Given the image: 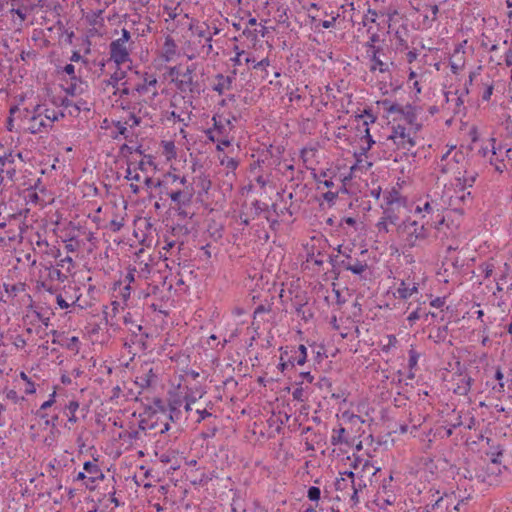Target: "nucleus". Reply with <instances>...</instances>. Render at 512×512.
I'll use <instances>...</instances> for the list:
<instances>
[{"mask_svg":"<svg viewBox=\"0 0 512 512\" xmlns=\"http://www.w3.org/2000/svg\"><path fill=\"white\" fill-rule=\"evenodd\" d=\"M79 408V402L78 401H70L69 404L66 406V409L69 411L70 415L68 418L69 422L75 423L77 421V418L75 416V412Z\"/></svg>","mask_w":512,"mask_h":512,"instance_id":"393cba45","label":"nucleus"},{"mask_svg":"<svg viewBox=\"0 0 512 512\" xmlns=\"http://www.w3.org/2000/svg\"><path fill=\"white\" fill-rule=\"evenodd\" d=\"M378 106H382L383 109L387 112V116L391 114H395L396 111H401V105L398 103H393L389 99H383L377 102Z\"/></svg>","mask_w":512,"mask_h":512,"instance_id":"a211bd4d","label":"nucleus"},{"mask_svg":"<svg viewBox=\"0 0 512 512\" xmlns=\"http://www.w3.org/2000/svg\"><path fill=\"white\" fill-rule=\"evenodd\" d=\"M212 120L214 122L213 129L217 130L218 133L222 134L224 131V125L220 121H217L216 116H213Z\"/></svg>","mask_w":512,"mask_h":512,"instance_id":"bf43d9fd","label":"nucleus"},{"mask_svg":"<svg viewBox=\"0 0 512 512\" xmlns=\"http://www.w3.org/2000/svg\"><path fill=\"white\" fill-rule=\"evenodd\" d=\"M422 316V313H421V308L420 307H417L414 311H412L410 313V315L408 316L407 320L412 324L414 323L416 320L420 319Z\"/></svg>","mask_w":512,"mask_h":512,"instance_id":"a19ab883","label":"nucleus"},{"mask_svg":"<svg viewBox=\"0 0 512 512\" xmlns=\"http://www.w3.org/2000/svg\"><path fill=\"white\" fill-rule=\"evenodd\" d=\"M406 136V128L398 124L392 127V134L388 137V139H392L394 143L397 144L398 142L396 141V138L405 139Z\"/></svg>","mask_w":512,"mask_h":512,"instance_id":"412c9836","label":"nucleus"},{"mask_svg":"<svg viewBox=\"0 0 512 512\" xmlns=\"http://www.w3.org/2000/svg\"><path fill=\"white\" fill-rule=\"evenodd\" d=\"M55 396H56V392H53L51 395H50V398L49 400L45 401L42 405H41V410H46L48 408H50L54 402H55Z\"/></svg>","mask_w":512,"mask_h":512,"instance_id":"3c124183","label":"nucleus"},{"mask_svg":"<svg viewBox=\"0 0 512 512\" xmlns=\"http://www.w3.org/2000/svg\"><path fill=\"white\" fill-rule=\"evenodd\" d=\"M337 197H338V193L337 192L328 191V192L323 194V199L325 201H327L330 206H332L334 204V202L337 199Z\"/></svg>","mask_w":512,"mask_h":512,"instance_id":"58836bf2","label":"nucleus"},{"mask_svg":"<svg viewBox=\"0 0 512 512\" xmlns=\"http://www.w3.org/2000/svg\"><path fill=\"white\" fill-rule=\"evenodd\" d=\"M346 433V429L344 427H340L338 430H334V435L331 438L332 445H339L344 443V434Z\"/></svg>","mask_w":512,"mask_h":512,"instance_id":"b1692460","label":"nucleus"},{"mask_svg":"<svg viewBox=\"0 0 512 512\" xmlns=\"http://www.w3.org/2000/svg\"><path fill=\"white\" fill-rule=\"evenodd\" d=\"M158 413V410L155 409L152 405H146L144 408V415H146L149 419L153 418Z\"/></svg>","mask_w":512,"mask_h":512,"instance_id":"09e8293b","label":"nucleus"},{"mask_svg":"<svg viewBox=\"0 0 512 512\" xmlns=\"http://www.w3.org/2000/svg\"><path fill=\"white\" fill-rule=\"evenodd\" d=\"M427 223L419 224L415 220L407 219L402 223L398 224L396 231L399 236H405L406 245L409 248L419 246L420 242L425 241L429 236Z\"/></svg>","mask_w":512,"mask_h":512,"instance_id":"f257e3e1","label":"nucleus"},{"mask_svg":"<svg viewBox=\"0 0 512 512\" xmlns=\"http://www.w3.org/2000/svg\"><path fill=\"white\" fill-rule=\"evenodd\" d=\"M216 79L218 80V83L213 86V90L221 95L223 94L225 89H231L234 77L224 76L223 74H217Z\"/></svg>","mask_w":512,"mask_h":512,"instance_id":"1a4fd4ad","label":"nucleus"},{"mask_svg":"<svg viewBox=\"0 0 512 512\" xmlns=\"http://www.w3.org/2000/svg\"><path fill=\"white\" fill-rule=\"evenodd\" d=\"M155 378L156 374L153 372V369L150 368L145 374L137 377L136 384H138L141 388H148L151 386Z\"/></svg>","mask_w":512,"mask_h":512,"instance_id":"f3484780","label":"nucleus"},{"mask_svg":"<svg viewBox=\"0 0 512 512\" xmlns=\"http://www.w3.org/2000/svg\"><path fill=\"white\" fill-rule=\"evenodd\" d=\"M196 412L199 415V418H198L197 422H201L205 418L211 416V413L208 412L206 409H202V410L198 409Z\"/></svg>","mask_w":512,"mask_h":512,"instance_id":"e2e57ef3","label":"nucleus"},{"mask_svg":"<svg viewBox=\"0 0 512 512\" xmlns=\"http://www.w3.org/2000/svg\"><path fill=\"white\" fill-rule=\"evenodd\" d=\"M448 334V327L441 326L437 327L434 332L429 334V339H432L435 343L444 342Z\"/></svg>","mask_w":512,"mask_h":512,"instance_id":"aec40b11","label":"nucleus"},{"mask_svg":"<svg viewBox=\"0 0 512 512\" xmlns=\"http://www.w3.org/2000/svg\"><path fill=\"white\" fill-rule=\"evenodd\" d=\"M135 272H136V269L133 268V269H130L128 271V273L126 274L125 276V281L130 285V283L134 282L135 281Z\"/></svg>","mask_w":512,"mask_h":512,"instance_id":"680f3d73","label":"nucleus"},{"mask_svg":"<svg viewBox=\"0 0 512 512\" xmlns=\"http://www.w3.org/2000/svg\"><path fill=\"white\" fill-rule=\"evenodd\" d=\"M33 115L32 116H38V117H41L42 115L45 116V109H43V106L40 105V104H37L34 108H33V111H32Z\"/></svg>","mask_w":512,"mask_h":512,"instance_id":"13d9d810","label":"nucleus"},{"mask_svg":"<svg viewBox=\"0 0 512 512\" xmlns=\"http://www.w3.org/2000/svg\"><path fill=\"white\" fill-rule=\"evenodd\" d=\"M417 291H418V286L416 283H413L412 287H409L406 285L405 281H402L400 283V286L397 289L399 298H401V299H407L410 296H412L414 293H416Z\"/></svg>","mask_w":512,"mask_h":512,"instance_id":"dca6fc26","label":"nucleus"},{"mask_svg":"<svg viewBox=\"0 0 512 512\" xmlns=\"http://www.w3.org/2000/svg\"><path fill=\"white\" fill-rule=\"evenodd\" d=\"M15 161V156L12 152L5 154L0 158V162L3 166H12Z\"/></svg>","mask_w":512,"mask_h":512,"instance_id":"c9c22d12","label":"nucleus"},{"mask_svg":"<svg viewBox=\"0 0 512 512\" xmlns=\"http://www.w3.org/2000/svg\"><path fill=\"white\" fill-rule=\"evenodd\" d=\"M419 354L415 350L409 351V359H408V366L410 370H412L418 362Z\"/></svg>","mask_w":512,"mask_h":512,"instance_id":"7c9ffc66","label":"nucleus"},{"mask_svg":"<svg viewBox=\"0 0 512 512\" xmlns=\"http://www.w3.org/2000/svg\"><path fill=\"white\" fill-rule=\"evenodd\" d=\"M164 151L166 153V155H170L171 157H175L176 153H175V145L173 142L169 141V142H166L165 145H164Z\"/></svg>","mask_w":512,"mask_h":512,"instance_id":"c03bdc74","label":"nucleus"},{"mask_svg":"<svg viewBox=\"0 0 512 512\" xmlns=\"http://www.w3.org/2000/svg\"><path fill=\"white\" fill-rule=\"evenodd\" d=\"M307 497L310 501H319L321 497V490L319 487L311 486L307 491Z\"/></svg>","mask_w":512,"mask_h":512,"instance_id":"bb28decb","label":"nucleus"},{"mask_svg":"<svg viewBox=\"0 0 512 512\" xmlns=\"http://www.w3.org/2000/svg\"><path fill=\"white\" fill-rule=\"evenodd\" d=\"M122 283L119 281V282H116L115 285H114V290L117 289V286L120 288V296L122 298V300L124 302H126L129 298H130V294H131V287L129 284L121 287Z\"/></svg>","mask_w":512,"mask_h":512,"instance_id":"5701e85b","label":"nucleus"},{"mask_svg":"<svg viewBox=\"0 0 512 512\" xmlns=\"http://www.w3.org/2000/svg\"><path fill=\"white\" fill-rule=\"evenodd\" d=\"M386 204L392 206L394 204L405 205L406 199L401 196L400 192L396 188H392L385 194Z\"/></svg>","mask_w":512,"mask_h":512,"instance_id":"f8f14e48","label":"nucleus"},{"mask_svg":"<svg viewBox=\"0 0 512 512\" xmlns=\"http://www.w3.org/2000/svg\"><path fill=\"white\" fill-rule=\"evenodd\" d=\"M64 113L60 112L57 114L54 110L45 109V118L48 120L49 124H53L55 121L59 119V117H64Z\"/></svg>","mask_w":512,"mask_h":512,"instance_id":"cd10ccee","label":"nucleus"},{"mask_svg":"<svg viewBox=\"0 0 512 512\" xmlns=\"http://www.w3.org/2000/svg\"><path fill=\"white\" fill-rule=\"evenodd\" d=\"M364 116L369 118V123H374L377 119V117L373 115L372 110L370 108L364 109L363 114L357 115L356 118L360 119L363 118Z\"/></svg>","mask_w":512,"mask_h":512,"instance_id":"ea45409f","label":"nucleus"},{"mask_svg":"<svg viewBox=\"0 0 512 512\" xmlns=\"http://www.w3.org/2000/svg\"><path fill=\"white\" fill-rule=\"evenodd\" d=\"M168 409H169L168 419L172 422H175L179 418L181 411L173 410L172 408H168Z\"/></svg>","mask_w":512,"mask_h":512,"instance_id":"5fc2aeb1","label":"nucleus"},{"mask_svg":"<svg viewBox=\"0 0 512 512\" xmlns=\"http://www.w3.org/2000/svg\"><path fill=\"white\" fill-rule=\"evenodd\" d=\"M123 88L119 89L118 87L115 88L114 94H119L120 97L129 96L131 94L130 89L127 87V82L122 83Z\"/></svg>","mask_w":512,"mask_h":512,"instance_id":"79ce46f5","label":"nucleus"},{"mask_svg":"<svg viewBox=\"0 0 512 512\" xmlns=\"http://www.w3.org/2000/svg\"><path fill=\"white\" fill-rule=\"evenodd\" d=\"M1 172L5 173L6 176L12 180L16 174V169L12 166H7V169L1 170Z\"/></svg>","mask_w":512,"mask_h":512,"instance_id":"0e129e2a","label":"nucleus"},{"mask_svg":"<svg viewBox=\"0 0 512 512\" xmlns=\"http://www.w3.org/2000/svg\"><path fill=\"white\" fill-rule=\"evenodd\" d=\"M505 63L508 67L512 66V49H509L505 54Z\"/></svg>","mask_w":512,"mask_h":512,"instance_id":"774afa93","label":"nucleus"},{"mask_svg":"<svg viewBox=\"0 0 512 512\" xmlns=\"http://www.w3.org/2000/svg\"><path fill=\"white\" fill-rule=\"evenodd\" d=\"M164 46L166 53L175 54L176 44L171 37L168 36L166 38Z\"/></svg>","mask_w":512,"mask_h":512,"instance_id":"e433bc0d","label":"nucleus"},{"mask_svg":"<svg viewBox=\"0 0 512 512\" xmlns=\"http://www.w3.org/2000/svg\"><path fill=\"white\" fill-rule=\"evenodd\" d=\"M379 39L380 36L377 33H373L370 36L369 41L366 43V47L369 48V50H371L372 52L374 51V49H381L380 47L375 46V43L378 42Z\"/></svg>","mask_w":512,"mask_h":512,"instance_id":"72a5a7b5","label":"nucleus"},{"mask_svg":"<svg viewBox=\"0 0 512 512\" xmlns=\"http://www.w3.org/2000/svg\"><path fill=\"white\" fill-rule=\"evenodd\" d=\"M52 128V124H49L47 121L38 116H31L29 119L27 130L31 134H37L42 132L43 129Z\"/></svg>","mask_w":512,"mask_h":512,"instance_id":"423d86ee","label":"nucleus"},{"mask_svg":"<svg viewBox=\"0 0 512 512\" xmlns=\"http://www.w3.org/2000/svg\"><path fill=\"white\" fill-rule=\"evenodd\" d=\"M79 81H71V84L65 89L66 93L71 95V96H74L76 95L78 92V87H77V83Z\"/></svg>","mask_w":512,"mask_h":512,"instance_id":"de8ad7c7","label":"nucleus"},{"mask_svg":"<svg viewBox=\"0 0 512 512\" xmlns=\"http://www.w3.org/2000/svg\"><path fill=\"white\" fill-rule=\"evenodd\" d=\"M415 144L414 138L410 137L409 134H407L405 139H401V141L397 143L398 147L406 149L407 151H410L411 147H414Z\"/></svg>","mask_w":512,"mask_h":512,"instance_id":"c85d7f7f","label":"nucleus"},{"mask_svg":"<svg viewBox=\"0 0 512 512\" xmlns=\"http://www.w3.org/2000/svg\"><path fill=\"white\" fill-rule=\"evenodd\" d=\"M56 302L59 305L61 309H67L70 305L66 302V300L62 297L61 294H59L56 297Z\"/></svg>","mask_w":512,"mask_h":512,"instance_id":"052dcab7","label":"nucleus"},{"mask_svg":"<svg viewBox=\"0 0 512 512\" xmlns=\"http://www.w3.org/2000/svg\"><path fill=\"white\" fill-rule=\"evenodd\" d=\"M156 84H157V79L155 77H152L149 80L147 78H145L144 79V83L138 84L135 87V91L140 93V94H143V93H146L148 91V86H155Z\"/></svg>","mask_w":512,"mask_h":512,"instance_id":"4be33fe9","label":"nucleus"},{"mask_svg":"<svg viewBox=\"0 0 512 512\" xmlns=\"http://www.w3.org/2000/svg\"><path fill=\"white\" fill-rule=\"evenodd\" d=\"M492 93H493V85L487 86L485 91L482 94V99L484 101L490 100Z\"/></svg>","mask_w":512,"mask_h":512,"instance_id":"4d7b16f0","label":"nucleus"},{"mask_svg":"<svg viewBox=\"0 0 512 512\" xmlns=\"http://www.w3.org/2000/svg\"><path fill=\"white\" fill-rule=\"evenodd\" d=\"M84 470L90 474L89 480L94 482L96 479H103L104 475L99 466L91 461H86L83 466Z\"/></svg>","mask_w":512,"mask_h":512,"instance_id":"ddd939ff","label":"nucleus"},{"mask_svg":"<svg viewBox=\"0 0 512 512\" xmlns=\"http://www.w3.org/2000/svg\"><path fill=\"white\" fill-rule=\"evenodd\" d=\"M459 377L460 379L459 382L457 383L456 388H454V392L462 396L467 395L471 389L473 379L468 375L463 376L460 374Z\"/></svg>","mask_w":512,"mask_h":512,"instance_id":"9b49d317","label":"nucleus"},{"mask_svg":"<svg viewBox=\"0 0 512 512\" xmlns=\"http://www.w3.org/2000/svg\"><path fill=\"white\" fill-rule=\"evenodd\" d=\"M172 202H174L177 207H187L192 203V199L194 196V189L192 186H186L182 190L167 192Z\"/></svg>","mask_w":512,"mask_h":512,"instance_id":"20e7f679","label":"nucleus"},{"mask_svg":"<svg viewBox=\"0 0 512 512\" xmlns=\"http://www.w3.org/2000/svg\"><path fill=\"white\" fill-rule=\"evenodd\" d=\"M317 385L319 386V388H327L328 390H331V387H332V383L331 381L326 378V377H322L319 382L317 383Z\"/></svg>","mask_w":512,"mask_h":512,"instance_id":"603ef678","label":"nucleus"},{"mask_svg":"<svg viewBox=\"0 0 512 512\" xmlns=\"http://www.w3.org/2000/svg\"><path fill=\"white\" fill-rule=\"evenodd\" d=\"M110 61H113L116 66L131 61L129 50L126 44H121L119 41H112L109 45Z\"/></svg>","mask_w":512,"mask_h":512,"instance_id":"7ed1b4c3","label":"nucleus"},{"mask_svg":"<svg viewBox=\"0 0 512 512\" xmlns=\"http://www.w3.org/2000/svg\"><path fill=\"white\" fill-rule=\"evenodd\" d=\"M127 75V72L122 70L120 66H116V70L113 74H111L110 78L105 80L104 83L107 86H111L112 88H117L118 84L121 80H123Z\"/></svg>","mask_w":512,"mask_h":512,"instance_id":"4468645a","label":"nucleus"},{"mask_svg":"<svg viewBox=\"0 0 512 512\" xmlns=\"http://www.w3.org/2000/svg\"><path fill=\"white\" fill-rule=\"evenodd\" d=\"M196 69L195 64H192L186 68V71L181 74L183 79H172V81L175 83L178 90L185 92L187 90V87H189V91L191 93H195L197 95H200L201 89L198 81H194L193 73Z\"/></svg>","mask_w":512,"mask_h":512,"instance_id":"f03ea898","label":"nucleus"},{"mask_svg":"<svg viewBox=\"0 0 512 512\" xmlns=\"http://www.w3.org/2000/svg\"><path fill=\"white\" fill-rule=\"evenodd\" d=\"M299 356L288 357L286 362L280 361L278 368L281 372L286 371L289 367L294 368L295 364L304 365L307 360V348L305 345L300 344L298 346Z\"/></svg>","mask_w":512,"mask_h":512,"instance_id":"39448f33","label":"nucleus"},{"mask_svg":"<svg viewBox=\"0 0 512 512\" xmlns=\"http://www.w3.org/2000/svg\"><path fill=\"white\" fill-rule=\"evenodd\" d=\"M464 52L460 51V48H456L450 61V67L453 74H458L464 67Z\"/></svg>","mask_w":512,"mask_h":512,"instance_id":"9d476101","label":"nucleus"},{"mask_svg":"<svg viewBox=\"0 0 512 512\" xmlns=\"http://www.w3.org/2000/svg\"><path fill=\"white\" fill-rule=\"evenodd\" d=\"M363 125L365 126V135H364V138L367 140V145H370L372 146L375 141L373 140L371 134H370V130H369V122L367 120H365L363 122Z\"/></svg>","mask_w":512,"mask_h":512,"instance_id":"37998d69","label":"nucleus"},{"mask_svg":"<svg viewBox=\"0 0 512 512\" xmlns=\"http://www.w3.org/2000/svg\"><path fill=\"white\" fill-rule=\"evenodd\" d=\"M239 162L234 158H229L226 163V167L231 170H235L238 167Z\"/></svg>","mask_w":512,"mask_h":512,"instance_id":"338daca9","label":"nucleus"},{"mask_svg":"<svg viewBox=\"0 0 512 512\" xmlns=\"http://www.w3.org/2000/svg\"><path fill=\"white\" fill-rule=\"evenodd\" d=\"M127 122H120V121H117V122H114V126L118 129V133L122 136H124V138H128V130H127Z\"/></svg>","mask_w":512,"mask_h":512,"instance_id":"4c0bfd02","label":"nucleus"},{"mask_svg":"<svg viewBox=\"0 0 512 512\" xmlns=\"http://www.w3.org/2000/svg\"><path fill=\"white\" fill-rule=\"evenodd\" d=\"M63 71L70 76L71 81H80V78L75 75V67L73 64H67Z\"/></svg>","mask_w":512,"mask_h":512,"instance_id":"f704fd0d","label":"nucleus"},{"mask_svg":"<svg viewBox=\"0 0 512 512\" xmlns=\"http://www.w3.org/2000/svg\"><path fill=\"white\" fill-rule=\"evenodd\" d=\"M445 304V298L437 297L430 302V305L435 308H440Z\"/></svg>","mask_w":512,"mask_h":512,"instance_id":"6e6d98bb","label":"nucleus"},{"mask_svg":"<svg viewBox=\"0 0 512 512\" xmlns=\"http://www.w3.org/2000/svg\"><path fill=\"white\" fill-rule=\"evenodd\" d=\"M384 217L383 219L388 221L389 223L393 224V225H396L397 224V221H398V216L396 214H394L390 208L386 209L385 212H384Z\"/></svg>","mask_w":512,"mask_h":512,"instance_id":"2f4dec72","label":"nucleus"},{"mask_svg":"<svg viewBox=\"0 0 512 512\" xmlns=\"http://www.w3.org/2000/svg\"><path fill=\"white\" fill-rule=\"evenodd\" d=\"M377 13L373 9H368L367 15L363 17V26H367L368 23H374L376 21Z\"/></svg>","mask_w":512,"mask_h":512,"instance_id":"c756f323","label":"nucleus"},{"mask_svg":"<svg viewBox=\"0 0 512 512\" xmlns=\"http://www.w3.org/2000/svg\"><path fill=\"white\" fill-rule=\"evenodd\" d=\"M382 51V49H374L372 55H371V62L372 65L370 67V70L373 72L376 69H378L381 73H384L388 71V65L384 63L380 58L378 57V53Z\"/></svg>","mask_w":512,"mask_h":512,"instance_id":"2eb2a0df","label":"nucleus"},{"mask_svg":"<svg viewBox=\"0 0 512 512\" xmlns=\"http://www.w3.org/2000/svg\"><path fill=\"white\" fill-rule=\"evenodd\" d=\"M303 393H304V390L302 387H298L296 388L293 393H292V396H293V399L294 400H297L299 402H304L305 399L303 397Z\"/></svg>","mask_w":512,"mask_h":512,"instance_id":"49530a36","label":"nucleus"},{"mask_svg":"<svg viewBox=\"0 0 512 512\" xmlns=\"http://www.w3.org/2000/svg\"><path fill=\"white\" fill-rule=\"evenodd\" d=\"M395 114L400 115L409 125H414L417 120V107L412 104L401 106V111H396Z\"/></svg>","mask_w":512,"mask_h":512,"instance_id":"0eeeda50","label":"nucleus"},{"mask_svg":"<svg viewBox=\"0 0 512 512\" xmlns=\"http://www.w3.org/2000/svg\"><path fill=\"white\" fill-rule=\"evenodd\" d=\"M208 30H209V26L206 23H203L202 26L196 27L195 34L199 38H204L206 40L208 52H209L210 50H212V44H211L212 36L208 35Z\"/></svg>","mask_w":512,"mask_h":512,"instance_id":"6ab92c4d","label":"nucleus"},{"mask_svg":"<svg viewBox=\"0 0 512 512\" xmlns=\"http://www.w3.org/2000/svg\"><path fill=\"white\" fill-rule=\"evenodd\" d=\"M252 206L254 208V217L259 216L264 210V208L262 207V203L259 200H255L252 203Z\"/></svg>","mask_w":512,"mask_h":512,"instance_id":"8fccbe9b","label":"nucleus"},{"mask_svg":"<svg viewBox=\"0 0 512 512\" xmlns=\"http://www.w3.org/2000/svg\"><path fill=\"white\" fill-rule=\"evenodd\" d=\"M70 60H71L72 62L82 61V62H84V63H87V60H86V59H84V58L80 55V53H79L78 51H74V52L72 53V56L70 57Z\"/></svg>","mask_w":512,"mask_h":512,"instance_id":"69168bd1","label":"nucleus"},{"mask_svg":"<svg viewBox=\"0 0 512 512\" xmlns=\"http://www.w3.org/2000/svg\"><path fill=\"white\" fill-rule=\"evenodd\" d=\"M477 177V174L471 175L469 177L464 176L463 178H458L457 181L459 182L458 185L461 186V190L463 191L466 186L472 187L473 183L475 182Z\"/></svg>","mask_w":512,"mask_h":512,"instance_id":"a878e982","label":"nucleus"},{"mask_svg":"<svg viewBox=\"0 0 512 512\" xmlns=\"http://www.w3.org/2000/svg\"><path fill=\"white\" fill-rule=\"evenodd\" d=\"M182 405V400L177 397L169 401L168 408H172L173 410H179V407Z\"/></svg>","mask_w":512,"mask_h":512,"instance_id":"864d4df0","label":"nucleus"},{"mask_svg":"<svg viewBox=\"0 0 512 512\" xmlns=\"http://www.w3.org/2000/svg\"><path fill=\"white\" fill-rule=\"evenodd\" d=\"M131 39L130 32L123 28L121 31V37L119 39H116L115 41H119L121 44H126Z\"/></svg>","mask_w":512,"mask_h":512,"instance_id":"a18cd8bd","label":"nucleus"},{"mask_svg":"<svg viewBox=\"0 0 512 512\" xmlns=\"http://www.w3.org/2000/svg\"><path fill=\"white\" fill-rule=\"evenodd\" d=\"M339 266L345 268L348 271H351L356 275H361L368 268V265L365 262H361L358 259H356L353 263L346 260H341Z\"/></svg>","mask_w":512,"mask_h":512,"instance_id":"6e6552de","label":"nucleus"},{"mask_svg":"<svg viewBox=\"0 0 512 512\" xmlns=\"http://www.w3.org/2000/svg\"><path fill=\"white\" fill-rule=\"evenodd\" d=\"M152 406L158 410V412L166 413L167 407L164 404V401L158 397L154 398L152 401Z\"/></svg>","mask_w":512,"mask_h":512,"instance_id":"473e14b6","label":"nucleus"}]
</instances>
